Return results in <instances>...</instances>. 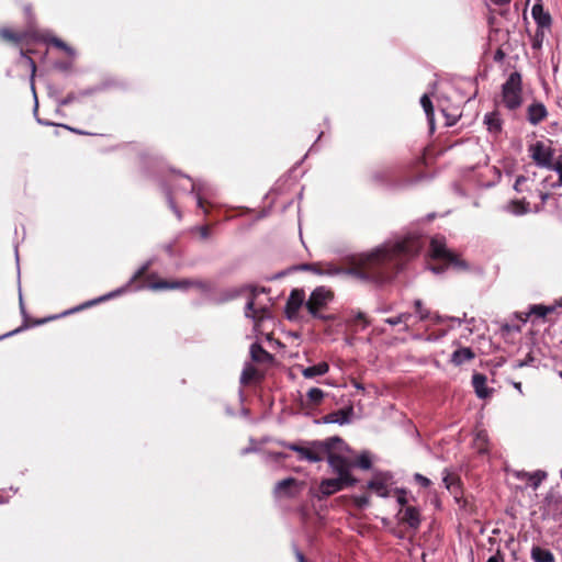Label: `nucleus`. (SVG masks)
<instances>
[{
  "label": "nucleus",
  "instance_id": "1",
  "mask_svg": "<svg viewBox=\"0 0 562 562\" xmlns=\"http://www.w3.org/2000/svg\"><path fill=\"white\" fill-rule=\"evenodd\" d=\"M423 241L419 236L411 235L395 243H387L374 251L363 254L358 258V267L339 268L333 263L304 265V270L317 274L353 276L362 280L385 281L391 278L394 269L400 268L402 260L411 258L419 252Z\"/></svg>",
  "mask_w": 562,
  "mask_h": 562
},
{
  "label": "nucleus",
  "instance_id": "2",
  "mask_svg": "<svg viewBox=\"0 0 562 562\" xmlns=\"http://www.w3.org/2000/svg\"><path fill=\"white\" fill-rule=\"evenodd\" d=\"M335 445H344V440L339 437H330L324 441H312L310 447H303L297 443H284V447L297 452L300 460L318 462L325 457V451L334 448Z\"/></svg>",
  "mask_w": 562,
  "mask_h": 562
},
{
  "label": "nucleus",
  "instance_id": "3",
  "mask_svg": "<svg viewBox=\"0 0 562 562\" xmlns=\"http://www.w3.org/2000/svg\"><path fill=\"white\" fill-rule=\"evenodd\" d=\"M335 449L349 450L348 446L344 442V445H335L334 448H329L328 451H325L329 467L333 472L337 474V477L347 482V485H355L357 483V479L351 474V469L355 467L353 462L349 458L335 452Z\"/></svg>",
  "mask_w": 562,
  "mask_h": 562
},
{
  "label": "nucleus",
  "instance_id": "4",
  "mask_svg": "<svg viewBox=\"0 0 562 562\" xmlns=\"http://www.w3.org/2000/svg\"><path fill=\"white\" fill-rule=\"evenodd\" d=\"M502 102L508 110H516L521 105V76L512 72L502 87Z\"/></svg>",
  "mask_w": 562,
  "mask_h": 562
},
{
  "label": "nucleus",
  "instance_id": "5",
  "mask_svg": "<svg viewBox=\"0 0 562 562\" xmlns=\"http://www.w3.org/2000/svg\"><path fill=\"white\" fill-rule=\"evenodd\" d=\"M528 153L536 166L551 170L555 165L554 154L555 150L550 144L541 140L529 145Z\"/></svg>",
  "mask_w": 562,
  "mask_h": 562
},
{
  "label": "nucleus",
  "instance_id": "6",
  "mask_svg": "<svg viewBox=\"0 0 562 562\" xmlns=\"http://www.w3.org/2000/svg\"><path fill=\"white\" fill-rule=\"evenodd\" d=\"M331 299L333 293L324 286H319L311 293L305 306L313 317L323 318L319 312L331 301Z\"/></svg>",
  "mask_w": 562,
  "mask_h": 562
},
{
  "label": "nucleus",
  "instance_id": "7",
  "mask_svg": "<svg viewBox=\"0 0 562 562\" xmlns=\"http://www.w3.org/2000/svg\"><path fill=\"white\" fill-rule=\"evenodd\" d=\"M257 294L251 291L245 307V315L254 321V329L260 331V326L265 319L269 317L268 308L256 302Z\"/></svg>",
  "mask_w": 562,
  "mask_h": 562
},
{
  "label": "nucleus",
  "instance_id": "8",
  "mask_svg": "<svg viewBox=\"0 0 562 562\" xmlns=\"http://www.w3.org/2000/svg\"><path fill=\"white\" fill-rule=\"evenodd\" d=\"M541 509L544 519H559L562 517V496L555 493H549L543 501Z\"/></svg>",
  "mask_w": 562,
  "mask_h": 562
},
{
  "label": "nucleus",
  "instance_id": "9",
  "mask_svg": "<svg viewBox=\"0 0 562 562\" xmlns=\"http://www.w3.org/2000/svg\"><path fill=\"white\" fill-rule=\"evenodd\" d=\"M430 254L434 259H442L449 263L461 265L457 257L446 248L443 237H434L430 240Z\"/></svg>",
  "mask_w": 562,
  "mask_h": 562
},
{
  "label": "nucleus",
  "instance_id": "10",
  "mask_svg": "<svg viewBox=\"0 0 562 562\" xmlns=\"http://www.w3.org/2000/svg\"><path fill=\"white\" fill-rule=\"evenodd\" d=\"M390 475L386 473H379L368 482V488L372 490L380 497H387Z\"/></svg>",
  "mask_w": 562,
  "mask_h": 562
},
{
  "label": "nucleus",
  "instance_id": "11",
  "mask_svg": "<svg viewBox=\"0 0 562 562\" xmlns=\"http://www.w3.org/2000/svg\"><path fill=\"white\" fill-rule=\"evenodd\" d=\"M353 415V408L352 406L341 408L335 412H331L327 415H325L322 418V422L324 424H339V425H346L351 422V417Z\"/></svg>",
  "mask_w": 562,
  "mask_h": 562
},
{
  "label": "nucleus",
  "instance_id": "12",
  "mask_svg": "<svg viewBox=\"0 0 562 562\" xmlns=\"http://www.w3.org/2000/svg\"><path fill=\"white\" fill-rule=\"evenodd\" d=\"M304 299L305 295L302 290H293L291 292L285 307L286 316L289 319H293L297 315L299 310L304 303Z\"/></svg>",
  "mask_w": 562,
  "mask_h": 562
},
{
  "label": "nucleus",
  "instance_id": "13",
  "mask_svg": "<svg viewBox=\"0 0 562 562\" xmlns=\"http://www.w3.org/2000/svg\"><path fill=\"white\" fill-rule=\"evenodd\" d=\"M301 484L295 479L288 477L277 483L274 487V494L279 497H292L299 492Z\"/></svg>",
  "mask_w": 562,
  "mask_h": 562
},
{
  "label": "nucleus",
  "instance_id": "14",
  "mask_svg": "<svg viewBox=\"0 0 562 562\" xmlns=\"http://www.w3.org/2000/svg\"><path fill=\"white\" fill-rule=\"evenodd\" d=\"M348 486L340 477L325 479L319 484V492L323 497L330 496Z\"/></svg>",
  "mask_w": 562,
  "mask_h": 562
},
{
  "label": "nucleus",
  "instance_id": "15",
  "mask_svg": "<svg viewBox=\"0 0 562 562\" xmlns=\"http://www.w3.org/2000/svg\"><path fill=\"white\" fill-rule=\"evenodd\" d=\"M400 520L403 524H406L413 529H417L420 525V513L419 509L415 506H406L404 509L400 512Z\"/></svg>",
  "mask_w": 562,
  "mask_h": 562
},
{
  "label": "nucleus",
  "instance_id": "16",
  "mask_svg": "<svg viewBox=\"0 0 562 562\" xmlns=\"http://www.w3.org/2000/svg\"><path fill=\"white\" fill-rule=\"evenodd\" d=\"M548 115V111L543 103L533 102L527 109V119L530 124L538 125Z\"/></svg>",
  "mask_w": 562,
  "mask_h": 562
},
{
  "label": "nucleus",
  "instance_id": "17",
  "mask_svg": "<svg viewBox=\"0 0 562 562\" xmlns=\"http://www.w3.org/2000/svg\"><path fill=\"white\" fill-rule=\"evenodd\" d=\"M532 18L535 19L538 29H549L551 25V16L546 12L541 4H535L531 10Z\"/></svg>",
  "mask_w": 562,
  "mask_h": 562
},
{
  "label": "nucleus",
  "instance_id": "18",
  "mask_svg": "<svg viewBox=\"0 0 562 562\" xmlns=\"http://www.w3.org/2000/svg\"><path fill=\"white\" fill-rule=\"evenodd\" d=\"M472 385L474 387L475 394L480 398H486L490 396L491 392L486 386V376L481 373H476L472 378Z\"/></svg>",
  "mask_w": 562,
  "mask_h": 562
},
{
  "label": "nucleus",
  "instance_id": "19",
  "mask_svg": "<svg viewBox=\"0 0 562 562\" xmlns=\"http://www.w3.org/2000/svg\"><path fill=\"white\" fill-rule=\"evenodd\" d=\"M250 357L252 361L260 363L269 362L272 360V356L257 342L250 346Z\"/></svg>",
  "mask_w": 562,
  "mask_h": 562
},
{
  "label": "nucleus",
  "instance_id": "20",
  "mask_svg": "<svg viewBox=\"0 0 562 562\" xmlns=\"http://www.w3.org/2000/svg\"><path fill=\"white\" fill-rule=\"evenodd\" d=\"M329 366L327 362H319L315 366L307 367L302 370V375L305 379H313L318 375H324L328 372Z\"/></svg>",
  "mask_w": 562,
  "mask_h": 562
},
{
  "label": "nucleus",
  "instance_id": "21",
  "mask_svg": "<svg viewBox=\"0 0 562 562\" xmlns=\"http://www.w3.org/2000/svg\"><path fill=\"white\" fill-rule=\"evenodd\" d=\"M473 445L479 453H486L488 451V436L484 429L475 431Z\"/></svg>",
  "mask_w": 562,
  "mask_h": 562
},
{
  "label": "nucleus",
  "instance_id": "22",
  "mask_svg": "<svg viewBox=\"0 0 562 562\" xmlns=\"http://www.w3.org/2000/svg\"><path fill=\"white\" fill-rule=\"evenodd\" d=\"M484 123L488 130V132L497 134L502 130V120L499 117V114L497 112H491L487 113L484 116Z\"/></svg>",
  "mask_w": 562,
  "mask_h": 562
},
{
  "label": "nucleus",
  "instance_id": "23",
  "mask_svg": "<svg viewBox=\"0 0 562 562\" xmlns=\"http://www.w3.org/2000/svg\"><path fill=\"white\" fill-rule=\"evenodd\" d=\"M192 284H193V282H191L189 280L178 281V282L159 281V282L153 283L150 285V288L154 290L187 289V288L191 286Z\"/></svg>",
  "mask_w": 562,
  "mask_h": 562
},
{
  "label": "nucleus",
  "instance_id": "24",
  "mask_svg": "<svg viewBox=\"0 0 562 562\" xmlns=\"http://www.w3.org/2000/svg\"><path fill=\"white\" fill-rule=\"evenodd\" d=\"M474 358V352L470 348H460L452 353V362L454 364H462Z\"/></svg>",
  "mask_w": 562,
  "mask_h": 562
},
{
  "label": "nucleus",
  "instance_id": "25",
  "mask_svg": "<svg viewBox=\"0 0 562 562\" xmlns=\"http://www.w3.org/2000/svg\"><path fill=\"white\" fill-rule=\"evenodd\" d=\"M531 558L535 562H553V554L543 548L535 547L531 550Z\"/></svg>",
  "mask_w": 562,
  "mask_h": 562
},
{
  "label": "nucleus",
  "instance_id": "26",
  "mask_svg": "<svg viewBox=\"0 0 562 562\" xmlns=\"http://www.w3.org/2000/svg\"><path fill=\"white\" fill-rule=\"evenodd\" d=\"M517 476L519 479L528 480L530 482V484L532 485V487L537 488L540 485V483L546 479V473L542 471H537L533 473L524 472V473H518Z\"/></svg>",
  "mask_w": 562,
  "mask_h": 562
},
{
  "label": "nucleus",
  "instance_id": "27",
  "mask_svg": "<svg viewBox=\"0 0 562 562\" xmlns=\"http://www.w3.org/2000/svg\"><path fill=\"white\" fill-rule=\"evenodd\" d=\"M257 375L258 370L251 363H246L240 375V383L247 385L255 380Z\"/></svg>",
  "mask_w": 562,
  "mask_h": 562
},
{
  "label": "nucleus",
  "instance_id": "28",
  "mask_svg": "<svg viewBox=\"0 0 562 562\" xmlns=\"http://www.w3.org/2000/svg\"><path fill=\"white\" fill-rule=\"evenodd\" d=\"M508 211L515 215H522L530 211L529 203L525 201H513L508 205Z\"/></svg>",
  "mask_w": 562,
  "mask_h": 562
},
{
  "label": "nucleus",
  "instance_id": "29",
  "mask_svg": "<svg viewBox=\"0 0 562 562\" xmlns=\"http://www.w3.org/2000/svg\"><path fill=\"white\" fill-rule=\"evenodd\" d=\"M306 396H307L308 404L318 405L324 400L325 393L323 390H321L318 387H312L308 390Z\"/></svg>",
  "mask_w": 562,
  "mask_h": 562
},
{
  "label": "nucleus",
  "instance_id": "30",
  "mask_svg": "<svg viewBox=\"0 0 562 562\" xmlns=\"http://www.w3.org/2000/svg\"><path fill=\"white\" fill-rule=\"evenodd\" d=\"M411 317H412V315L409 313H402L395 317L386 318L385 323H387L391 326L404 324L405 325L404 330H408L407 322Z\"/></svg>",
  "mask_w": 562,
  "mask_h": 562
},
{
  "label": "nucleus",
  "instance_id": "31",
  "mask_svg": "<svg viewBox=\"0 0 562 562\" xmlns=\"http://www.w3.org/2000/svg\"><path fill=\"white\" fill-rule=\"evenodd\" d=\"M420 104H422L427 117L429 120H431L432 115H434V108H432V103L427 94H424L420 98Z\"/></svg>",
  "mask_w": 562,
  "mask_h": 562
},
{
  "label": "nucleus",
  "instance_id": "32",
  "mask_svg": "<svg viewBox=\"0 0 562 562\" xmlns=\"http://www.w3.org/2000/svg\"><path fill=\"white\" fill-rule=\"evenodd\" d=\"M414 307L419 321H425L429 317V311L423 305L420 300L414 302Z\"/></svg>",
  "mask_w": 562,
  "mask_h": 562
},
{
  "label": "nucleus",
  "instance_id": "33",
  "mask_svg": "<svg viewBox=\"0 0 562 562\" xmlns=\"http://www.w3.org/2000/svg\"><path fill=\"white\" fill-rule=\"evenodd\" d=\"M553 311L552 307L544 305H532L530 308V314H535L538 317H546L549 313Z\"/></svg>",
  "mask_w": 562,
  "mask_h": 562
},
{
  "label": "nucleus",
  "instance_id": "34",
  "mask_svg": "<svg viewBox=\"0 0 562 562\" xmlns=\"http://www.w3.org/2000/svg\"><path fill=\"white\" fill-rule=\"evenodd\" d=\"M21 57L31 70V85H32V89H34V77H35V72H36V64L31 57L26 56L23 52L21 53Z\"/></svg>",
  "mask_w": 562,
  "mask_h": 562
},
{
  "label": "nucleus",
  "instance_id": "35",
  "mask_svg": "<svg viewBox=\"0 0 562 562\" xmlns=\"http://www.w3.org/2000/svg\"><path fill=\"white\" fill-rule=\"evenodd\" d=\"M355 465L359 467L360 469H363V470H369L371 468V460H370V457L368 453H361L358 459H357V462L353 463Z\"/></svg>",
  "mask_w": 562,
  "mask_h": 562
},
{
  "label": "nucleus",
  "instance_id": "36",
  "mask_svg": "<svg viewBox=\"0 0 562 562\" xmlns=\"http://www.w3.org/2000/svg\"><path fill=\"white\" fill-rule=\"evenodd\" d=\"M544 36V29H537L532 38V47L536 49L540 48L543 43Z\"/></svg>",
  "mask_w": 562,
  "mask_h": 562
},
{
  "label": "nucleus",
  "instance_id": "37",
  "mask_svg": "<svg viewBox=\"0 0 562 562\" xmlns=\"http://www.w3.org/2000/svg\"><path fill=\"white\" fill-rule=\"evenodd\" d=\"M550 198L548 192L539 191V199L541 203L539 205H535L533 212L538 213L543 210L547 200Z\"/></svg>",
  "mask_w": 562,
  "mask_h": 562
},
{
  "label": "nucleus",
  "instance_id": "38",
  "mask_svg": "<svg viewBox=\"0 0 562 562\" xmlns=\"http://www.w3.org/2000/svg\"><path fill=\"white\" fill-rule=\"evenodd\" d=\"M551 170L555 171L559 176L558 186H562V157H559L555 160V165L551 168Z\"/></svg>",
  "mask_w": 562,
  "mask_h": 562
},
{
  "label": "nucleus",
  "instance_id": "39",
  "mask_svg": "<svg viewBox=\"0 0 562 562\" xmlns=\"http://www.w3.org/2000/svg\"><path fill=\"white\" fill-rule=\"evenodd\" d=\"M52 43L58 47V48H61L64 49L65 52H67L69 55H72L74 54V50L67 45L65 44L59 38H53L52 40Z\"/></svg>",
  "mask_w": 562,
  "mask_h": 562
},
{
  "label": "nucleus",
  "instance_id": "40",
  "mask_svg": "<svg viewBox=\"0 0 562 562\" xmlns=\"http://www.w3.org/2000/svg\"><path fill=\"white\" fill-rule=\"evenodd\" d=\"M414 479L417 483H419L424 487H428L430 485V480L419 473L414 475Z\"/></svg>",
  "mask_w": 562,
  "mask_h": 562
},
{
  "label": "nucleus",
  "instance_id": "41",
  "mask_svg": "<svg viewBox=\"0 0 562 562\" xmlns=\"http://www.w3.org/2000/svg\"><path fill=\"white\" fill-rule=\"evenodd\" d=\"M355 503L358 507L363 508L369 505V496L362 495L355 497Z\"/></svg>",
  "mask_w": 562,
  "mask_h": 562
},
{
  "label": "nucleus",
  "instance_id": "42",
  "mask_svg": "<svg viewBox=\"0 0 562 562\" xmlns=\"http://www.w3.org/2000/svg\"><path fill=\"white\" fill-rule=\"evenodd\" d=\"M533 361H535V358L532 357V355L528 353L526 359H524L521 361H518L515 367L516 368H522V367H526V366H530V364H532Z\"/></svg>",
  "mask_w": 562,
  "mask_h": 562
},
{
  "label": "nucleus",
  "instance_id": "43",
  "mask_svg": "<svg viewBox=\"0 0 562 562\" xmlns=\"http://www.w3.org/2000/svg\"><path fill=\"white\" fill-rule=\"evenodd\" d=\"M0 35L9 41H18L19 37L15 36L10 30L3 29L0 31Z\"/></svg>",
  "mask_w": 562,
  "mask_h": 562
},
{
  "label": "nucleus",
  "instance_id": "44",
  "mask_svg": "<svg viewBox=\"0 0 562 562\" xmlns=\"http://www.w3.org/2000/svg\"><path fill=\"white\" fill-rule=\"evenodd\" d=\"M398 495H397V503L401 505V506H405L407 504V497H406V492L404 490H400L398 492Z\"/></svg>",
  "mask_w": 562,
  "mask_h": 562
},
{
  "label": "nucleus",
  "instance_id": "45",
  "mask_svg": "<svg viewBox=\"0 0 562 562\" xmlns=\"http://www.w3.org/2000/svg\"><path fill=\"white\" fill-rule=\"evenodd\" d=\"M199 232H200V235H201V237H202L203 239L209 238V236H210V229H209V227H207V226H202V227H200V228H199Z\"/></svg>",
  "mask_w": 562,
  "mask_h": 562
},
{
  "label": "nucleus",
  "instance_id": "46",
  "mask_svg": "<svg viewBox=\"0 0 562 562\" xmlns=\"http://www.w3.org/2000/svg\"><path fill=\"white\" fill-rule=\"evenodd\" d=\"M525 180H526V178H525V177H522V176H520V177H518V178L516 179V181H515V186H514V188H515V190H516V191H520V184H521Z\"/></svg>",
  "mask_w": 562,
  "mask_h": 562
},
{
  "label": "nucleus",
  "instance_id": "47",
  "mask_svg": "<svg viewBox=\"0 0 562 562\" xmlns=\"http://www.w3.org/2000/svg\"><path fill=\"white\" fill-rule=\"evenodd\" d=\"M503 561H504V559H503V557H502L499 553H497V554H495V555H492V557L487 560V562H503Z\"/></svg>",
  "mask_w": 562,
  "mask_h": 562
},
{
  "label": "nucleus",
  "instance_id": "48",
  "mask_svg": "<svg viewBox=\"0 0 562 562\" xmlns=\"http://www.w3.org/2000/svg\"><path fill=\"white\" fill-rule=\"evenodd\" d=\"M168 200H169V204H170L171 209H172V210L176 212V214L180 217V213H179V211L177 210V207L175 206L173 200H172V198H171L170 195H169Z\"/></svg>",
  "mask_w": 562,
  "mask_h": 562
},
{
  "label": "nucleus",
  "instance_id": "49",
  "mask_svg": "<svg viewBox=\"0 0 562 562\" xmlns=\"http://www.w3.org/2000/svg\"><path fill=\"white\" fill-rule=\"evenodd\" d=\"M468 323L469 326L467 327V330L469 331V334H472L474 328V318H471Z\"/></svg>",
  "mask_w": 562,
  "mask_h": 562
},
{
  "label": "nucleus",
  "instance_id": "50",
  "mask_svg": "<svg viewBox=\"0 0 562 562\" xmlns=\"http://www.w3.org/2000/svg\"><path fill=\"white\" fill-rule=\"evenodd\" d=\"M491 1L497 5H504V4L509 3L512 0H491Z\"/></svg>",
  "mask_w": 562,
  "mask_h": 562
},
{
  "label": "nucleus",
  "instance_id": "51",
  "mask_svg": "<svg viewBox=\"0 0 562 562\" xmlns=\"http://www.w3.org/2000/svg\"><path fill=\"white\" fill-rule=\"evenodd\" d=\"M431 270L435 273H441L443 271V267L442 266H434V267H431Z\"/></svg>",
  "mask_w": 562,
  "mask_h": 562
},
{
  "label": "nucleus",
  "instance_id": "52",
  "mask_svg": "<svg viewBox=\"0 0 562 562\" xmlns=\"http://www.w3.org/2000/svg\"><path fill=\"white\" fill-rule=\"evenodd\" d=\"M183 180H184V181L190 186L191 191H194V190H195V186H194V183L191 181V179H189V178H184Z\"/></svg>",
  "mask_w": 562,
  "mask_h": 562
},
{
  "label": "nucleus",
  "instance_id": "53",
  "mask_svg": "<svg viewBox=\"0 0 562 562\" xmlns=\"http://www.w3.org/2000/svg\"><path fill=\"white\" fill-rule=\"evenodd\" d=\"M296 558H297L299 562H305L304 555L300 551L296 552Z\"/></svg>",
  "mask_w": 562,
  "mask_h": 562
},
{
  "label": "nucleus",
  "instance_id": "54",
  "mask_svg": "<svg viewBox=\"0 0 562 562\" xmlns=\"http://www.w3.org/2000/svg\"><path fill=\"white\" fill-rule=\"evenodd\" d=\"M196 198H198V205H199L200 207H203L202 199H201V196H200V194H199V193H198Z\"/></svg>",
  "mask_w": 562,
  "mask_h": 562
},
{
  "label": "nucleus",
  "instance_id": "55",
  "mask_svg": "<svg viewBox=\"0 0 562 562\" xmlns=\"http://www.w3.org/2000/svg\"><path fill=\"white\" fill-rule=\"evenodd\" d=\"M514 386H515V389H517L519 392H521V383H520V382L514 383Z\"/></svg>",
  "mask_w": 562,
  "mask_h": 562
},
{
  "label": "nucleus",
  "instance_id": "56",
  "mask_svg": "<svg viewBox=\"0 0 562 562\" xmlns=\"http://www.w3.org/2000/svg\"><path fill=\"white\" fill-rule=\"evenodd\" d=\"M146 270H147V266L143 267V268L138 271L137 276L143 274Z\"/></svg>",
  "mask_w": 562,
  "mask_h": 562
},
{
  "label": "nucleus",
  "instance_id": "57",
  "mask_svg": "<svg viewBox=\"0 0 562 562\" xmlns=\"http://www.w3.org/2000/svg\"><path fill=\"white\" fill-rule=\"evenodd\" d=\"M70 100H71V99H70V97H68L67 99H65V100H63V101H61V104H67V103H69V102H70Z\"/></svg>",
  "mask_w": 562,
  "mask_h": 562
},
{
  "label": "nucleus",
  "instance_id": "58",
  "mask_svg": "<svg viewBox=\"0 0 562 562\" xmlns=\"http://www.w3.org/2000/svg\"><path fill=\"white\" fill-rule=\"evenodd\" d=\"M358 319H363L364 321V315L359 313L358 316H357Z\"/></svg>",
  "mask_w": 562,
  "mask_h": 562
},
{
  "label": "nucleus",
  "instance_id": "59",
  "mask_svg": "<svg viewBox=\"0 0 562 562\" xmlns=\"http://www.w3.org/2000/svg\"><path fill=\"white\" fill-rule=\"evenodd\" d=\"M453 321L458 322V324H461V322H462L461 318H453Z\"/></svg>",
  "mask_w": 562,
  "mask_h": 562
},
{
  "label": "nucleus",
  "instance_id": "60",
  "mask_svg": "<svg viewBox=\"0 0 562 562\" xmlns=\"http://www.w3.org/2000/svg\"><path fill=\"white\" fill-rule=\"evenodd\" d=\"M72 131L78 133V134H83L81 131H76V130H72Z\"/></svg>",
  "mask_w": 562,
  "mask_h": 562
},
{
  "label": "nucleus",
  "instance_id": "61",
  "mask_svg": "<svg viewBox=\"0 0 562 562\" xmlns=\"http://www.w3.org/2000/svg\"><path fill=\"white\" fill-rule=\"evenodd\" d=\"M559 375H560V376H561V379H562V371H560Z\"/></svg>",
  "mask_w": 562,
  "mask_h": 562
}]
</instances>
